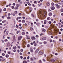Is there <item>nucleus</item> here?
<instances>
[{
  "label": "nucleus",
  "mask_w": 63,
  "mask_h": 63,
  "mask_svg": "<svg viewBox=\"0 0 63 63\" xmlns=\"http://www.w3.org/2000/svg\"><path fill=\"white\" fill-rule=\"evenodd\" d=\"M43 61L44 62H45V61H46V60L45 59H43Z\"/></svg>",
  "instance_id": "5fc2aeb1"
},
{
  "label": "nucleus",
  "mask_w": 63,
  "mask_h": 63,
  "mask_svg": "<svg viewBox=\"0 0 63 63\" xmlns=\"http://www.w3.org/2000/svg\"><path fill=\"white\" fill-rule=\"evenodd\" d=\"M35 37H34V36L32 37V40H35Z\"/></svg>",
  "instance_id": "20e7f679"
},
{
  "label": "nucleus",
  "mask_w": 63,
  "mask_h": 63,
  "mask_svg": "<svg viewBox=\"0 0 63 63\" xmlns=\"http://www.w3.org/2000/svg\"><path fill=\"white\" fill-rule=\"evenodd\" d=\"M49 24H51V22L50 21H49Z\"/></svg>",
  "instance_id": "bf43d9fd"
},
{
  "label": "nucleus",
  "mask_w": 63,
  "mask_h": 63,
  "mask_svg": "<svg viewBox=\"0 0 63 63\" xmlns=\"http://www.w3.org/2000/svg\"><path fill=\"white\" fill-rule=\"evenodd\" d=\"M36 25H38V26H39V25H40V24H39L38 23H36Z\"/></svg>",
  "instance_id": "37998d69"
},
{
  "label": "nucleus",
  "mask_w": 63,
  "mask_h": 63,
  "mask_svg": "<svg viewBox=\"0 0 63 63\" xmlns=\"http://www.w3.org/2000/svg\"><path fill=\"white\" fill-rule=\"evenodd\" d=\"M8 31L6 32V36H7L8 35Z\"/></svg>",
  "instance_id": "cd10ccee"
},
{
  "label": "nucleus",
  "mask_w": 63,
  "mask_h": 63,
  "mask_svg": "<svg viewBox=\"0 0 63 63\" xmlns=\"http://www.w3.org/2000/svg\"><path fill=\"white\" fill-rule=\"evenodd\" d=\"M16 50L15 49H14L13 50L14 52H16Z\"/></svg>",
  "instance_id": "774afa93"
},
{
  "label": "nucleus",
  "mask_w": 63,
  "mask_h": 63,
  "mask_svg": "<svg viewBox=\"0 0 63 63\" xmlns=\"http://www.w3.org/2000/svg\"><path fill=\"white\" fill-rule=\"evenodd\" d=\"M46 37H44L42 38V40H46Z\"/></svg>",
  "instance_id": "ddd939ff"
},
{
  "label": "nucleus",
  "mask_w": 63,
  "mask_h": 63,
  "mask_svg": "<svg viewBox=\"0 0 63 63\" xmlns=\"http://www.w3.org/2000/svg\"><path fill=\"white\" fill-rule=\"evenodd\" d=\"M5 59H4V58H2L1 60V61H5Z\"/></svg>",
  "instance_id": "a211bd4d"
},
{
  "label": "nucleus",
  "mask_w": 63,
  "mask_h": 63,
  "mask_svg": "<svg viewBox=\"0 0 63 63\" xmlns=\"http://www.w3.org/2000/svg\"><path fill=\"white\" fill-rule=\"evenodd\" d=\"M39 54L40 55H42L43 54V52L41 51H40L39 52Z\"/></svg>",
  "instance_id": "423d86ee"
},
{
  "label": "nucleus",
  "mask_w": 63,
  "mask_h": 63,
  "mask_svg": "<svg viewBox=\"0 0 63 63\" xmlns=\"http://www.w3.org/2000/svg\"><path fill=\"white\" fill-rule=\"evenodd\" d=\"M51 5L52 6H53L54 5V3L53 2H52L51 3Z\"/></svg>",
  "instance_id": "412c9836"
},
{
  "label": "nucleus",
  "mask_w": 63,
  "mask_h": 63,
  "mask_svg": "<svg viewBox=\"0 0 63 63\" xmlns=\"http://www.w3.org/2000/svg\"><path fill=\"white\" fill-rule=\"evenodd\" d=\"M55 54L56 55H58V54L57 53H55Z\"/></svg>",
  "instance_id": "13d9d810"
},
{
  "label": "nucleus",
  "mask_w": 63,
  "mask_h": 63,
  "mask_svg": "<svg viewBox=\"0 0 63 63\" xmlns=\"http://www.w3.org/2000/svg\"><path fill=\"white\" fill-rule=\"evenodd\" d=\"M47 19L48 20H50V17H48L47 18Z\"/></svg>",
  "instance_id": "2eb2a0df"
},
{
  "label": "nucleus",
  "mask_w": 63,
  "mask_h": 63,
  "mask_svg": "<svg viewBox=\"0 0 63 63\" xmlns=\"http://www.w3.org/2000/svg\"><path fill=\"white\" fill-rule=\"evenodd\" d=\"M13 49H16V47H13Z\"/></svg>",
  "instance_id": "f3484780"
},
{
  "label": "nucleus",
  "mask_w": 63,
  "mask_h": 63,
  "mask_svg": "<svg viewBox=\"0 0 63 63\" xmlns=\"http://www.w3.org/2000/svg\"><path fill=\"white\" fill-rule=\"evenodd\" d=\"M36 37V38H38V37H39V36L38 35H36L35 36Z\"/></svg>",
  "instance_id": "de8ad7c7"
},
{
  "label": "nucleus",
  "mask_w": 63,
  "mask_h": 63,
  "mask_svg": "<svg viewBox=\"0 0 63 63\" xmlns=\"http://www.w3.org/2000/svg\"><path fill=\"white\" fill-rule=\"evenodd\" d=\"M55 5L56 6H57V8H60V6L58 5V4H56Z\"/></svg>",
  "instance_id": "39448f33"
},
{
  "label": "nucleus",
  "mask_w": 63,
  "mask_h": 63,
  "mask_svg": "<svg viewBox=\"0 0 63 63\" xmlns=\"http://www.w3.org/2000/svg\"><path fill=\"white\" fill-rule=\"evenodd\" d=\"M6 21V20H4L2 22V23H4Z\"/></svg>",
  "instance_id": "9b49d317"
},
{
  "label": "nucleus",
  "mask_w": 63,
  "mask_h": 63,
  "mask_svg": "<svg viewBox=\"0 0 63 63\" xmlns=\"http://www.w3.org/2000/svg\"><path fill=\"white\" fill-rule=\"evenodd\" d=\"M31 61H34V59L32 58H31Z\"/></svg>",
  "instance_id": "5701e85b"
},
{
  "label": "nucleus",
  "mask_w": 63,
  "mask_h": 63,
  "mask_svg": "<svg viewBox=\"0 0 63 63\" xmlns=\"http://www.w3.org/2000/svg\"><path fill=\"white\" fill-rule=\"evenodd\" d=\"M16 28H18V26L17 25H16Z\"/></svg>",
  "instance_id": "c03bdc74"
},
{
  "label": "nucleus",
  "mask_w": 63,
  "mask_h": 63,
  "mask_svg": "<svg viewBox=\"0 0 63 63\" xmlns=\"http://www.w3.org/2000/svg\"><path fill=\"white\" fill-rule=\"evenodd\" d=\"M26 59V57H25L23 58V59H24V60H25Z\"/></svg>",
  "instance_id": "ea45409f"
},
{
  "label": "nucleus",
  "mask_w": 63,
  "mask_h": 63,
  "mask_svg": "<svg viewBox=\"0 0 63 63\" xmlns=\"http://www.w3.org/2000/svg\"><path fill=\"white\" fill-rule=\"evenodd\" d=\"M31 26H33V23H31Z\"/></svg>",
  "instance_id": "49530a36"
},
{
  "label": "nucleus",
  "mask_w": 63,
  "mask_h": 63,
  "mask_svg": "<svg viewBox=\"0 0 63 63\" xmlns=\"http://www.w3.org/2000/svg\"><path fill=\"white\" fill-rule=\"evenodd\" d=\"M30 50L31 52H33V49L32 48H31L30 49Z\"/></svg>",
  "instance_id": "1a4fd4ad"
},
{
  "label": "nucleus",
  "mask_w": 63,
  "mask_h": 63,
  "mask_svg": "<svg viewBox=\"0 0 63 63\" xmlns=\"http://www.w3.org/2000/svg\"><path fill=\"white\" fill-rule=\"evenodd\" d=\"M52 15V14H51V13H50L49 14V16H51Z\"/></svg>",
  "instance_id": "393cba45"
},
{
  "label": "nucleus",
  "mask_w": 63,
  "mask_h": 63,
  "mask_svg": "<svg viewBox=\"0 0 63 63\" xmlns=\"http://www.w3.org/2000/svg\"><path fill=\"white\" fill-rule=\"evenodd\" d=\"M34 46H37V44H34Z\"/></svg>",
  "instance_id": "6e6d98bb"
},
{
  "label": "nucleus",
  "mask_w": 63,
  "mask_h": 63,
  "mask_svg": "<svg viewBox=\"0 0 63 63\" xmlns=\"http://www.w3.org/2000/svg\"><path fill=\"white\" fill-rule=\"evenodd\" d=\"M12 9H14V6H12Z\"/></svg>",
  "instance_id": "052dcab7"
},
{
  "label": "nucleus",
  "mask_w": 63,
  "mask_h": 63,
  "mask_svg": "<svg viewBox=\"0 0 63 63\" xmlns=\"http://www.w3.org/2000/svg\"><path fill=\"white\" fill-rule=\"evenodd\" d=\"M13 37L14 39H15V35L14 34L13 35Z\"/></svg>",
  "instance_id": "473e14b6"
},
{
  "label": "nucleus",
  "mask_w": 63,
  "mask_h": 63,
  "mask_svg": "<svg viewBox=\"0 0 63 63\" xmlns=\"http://www.w3.org/2000/svg\"><path fill=\"white\" fill-rule=\"evenodd\" d=\"M39 63H42V61L41 60H39Z\"/></svg>",
  "instance_id": "4be33fe9"
},
{
  "label": "nucleus",
  "mask_w": 63,
  "mask_h": 63,
  "mask_svg": "<svg viewBox=\"0 0 63 63\" xmlns=\"http://www.w3.org/2000/svg\"><path fill=\"white\" fill-rule=\"evenodd\" d=\"M11 52L10 51H8V54H11Z\"/></svg>",
  "instance_id": "bb28decb"
},
{
  "label": "nucleus",
  "mask_w": 63,
  "mask_h": 63,
  "mask_svg": "<svg viewBox=\"0 0 63 63\" xmlns=\"http://www.w3.org/2000/svg\"><path fill=\"white\" fill-rule=\"evenodd\" d=\"M42 30L43 32H45L46 31V30L44 29H42Z\"/></svg>",
  "instance_id": "6e6552de"
},
{
  "label": "nucleus",
  "mask_w": 63,
  "mask_h": 63,
  "mask_svg": "<svg viewBox=\"0 0 63 63\" xmlns=\"http://www.w3.org/2000/svg\"><path fill=\"white\" fill-rule=\"evenodd\" d=\"M17 19H20V18H21V17H17Z\"/></svg>",
  "instance_id": "79ce46f5"
},
{
  "label": "nucleus",
  "mask_w": 63,
  "mask_h": 63,
  "mask_svg": "<svg viewBox=\"0 0 63 63\" xmlns=\"http://www.w3.org/2000/svg\"><path fill=\"white\" fill-rule=\"evenodd\" d=\"M2 55H3V56H5V54L4 53H3L2 54Z\"/></svg>",
  "instance_id": "a19ab883"
},
{
  "label": "nucleus",
  "mask_w": 63,
  "mask_h": 63,
  "mask_svg": "<svg viewBox=\"0 0 63 63\" xmlns=\"http://www.w3.org/2000/svg\"><path fill=\"white\" fill-rule=\"evenodd\" d=\"M30 29L32 31L33 30V28H31Z\"/></svg>",
  "instance_id": "e433bc0d"
},
{
  "label": "nucleus",
  "mask_w": 63,
  "mask_h": 63,
  "mask_svg": "<svg viewBox=\"0 0 63 63\" xmlns=\"http://www.w3.org/2000/svg\"><path fill=\"white\" fill-rule=\"evenodd\" d=\"M20 51L21 52H23V50L22 49H21Z\"/></svg>",
  "instance_id": "4c0bfd02"
},
{
  "label": "nucleus",
  "mask_w": 63,
  "mask_h": 63,
  "mask_svg": "<svg viewBox=\"0 0 63 63\" xmlns=\"http://www.w3.org/2000/svg\"><path fill=\"white\" fill-rule=\"evenodd\" d=\"M11 48H12L10 47L9 48V50H11Z\"/></svg>",
  "instance_id": "e2e57ef3"
},
{
  "label": "nucleus",
  "mask_w": 63,
  "mask_h": 63,
  "mask_svg": "<svg viewBox=\"0 0 63 63\" xmlns=\"http://www.w3.org/2000/svg\"><path fill=\"white\" fill-rule=\"evenodd\" d=\"M38 6H41V4H38Z\"/></svg>",
  "instance_id": "3c124183"
},
{
  "label": "nucleus",
  "mask_w": 63,
  "mask_h": 63,
  "mask_svg": "<svg viewBox=\"0 0 63 63\" xmlns=\"http://www.w3.org/2000/svg\"><path fill=\"white\" fill-rule=\"evenodd\" d=\"M11 46V44L9 43H8L7 44V47H10Z\"/></svg>",
  "instance_id": "0eeeda50"
},
{
  "label": "nucleus",
  "mask_w": 63,
  "mask_h": 63,
  "mask_svg": "<svg viewBox=\"0 0 63 63\" xmlns=\"http://www.w3.org/2000/svg\"><path fill=\"white\" fill-rule=\"evenodd\" d=\"M11 15H13V16H15V13H11Z\"/></svg>",
  "instance_id": "a878e982"
},
{
  "label": "nucleus",
  "mask_w": 63,
  "mask_h": 63,
  "mask_svg": "<svg viewBox=\"0 0 63 63\" xmlns=\"http://www.w3.org/2000/svg\"><path fill=\"white\" fill-rule=\"evenodd\" d=\"M3 58V57L2 56H0V58L1 59Z\"/></svg>",
  "instance_id": "338daca9"
},
{
  "label": "nucleus",
  "mask_w": 63,
  "mask_h": 63,
  "mask_svg": "<svg viewBox=\"0 0 63 63\" xmlns=\"http://www.w3.org/2000/svg\"><path fill=\"white\" fill-rule=\"evenodd\" d=\"M49 60H50L51 62H55V61L53 59H48Z\"/></svg>",
  "instance_id": "f257e3e1"
},
{
  "label": "nucleus",
  "mask_w": 63,
  "mask_h": 63,
  "mask_svg": "<svg viewBox=\"0 0 63 63\" xmlns=\"http://www.w3.org/2000/svg\"><path fill=\"white\" fill-rule=\"evenodd\" d=\"M31 15H32V17H35V16L33 14H32Z\"/></svg>",
  "instance_id": "c756f323"
},
{
  "label": "nucleus",
  "mask_w": 63,
  "mask_h": 63,
  "mask_svg": "<svg viewBox=\"0 0 63 63\" xmlns=\"http://www.w3.org/2000/svg\"><path fill=\"white\" fill-rule=\"evenodd\" d=\"M47 6H49L50 5L49 3V2L47 3Z\"/></svg>",
  "instance_id": "9d476101"
},
{
  "label": "nucleus",
  "mask_w": 63,
  "mask_h": 63,
  "mask_svg": "<svg viewBox=\"0 0 63 63\" xmlns=\"http://www.w3.org/2000/svg\"><path fill=\"white\" fill-rule=\"evenodd\" d=\"M2 12V9L0 10V13H1Z\"/></svg>",
  "instance_id": "0e129e2a"
},
{
  "label": "nucleus",
  "mask_w": 63,
  "mask_h": 63,
  "mask_svg": "<svg viewBox=\"0 0 63 63\" xmlns=\"http://www.w3.org/2000/svg\"><path fill=\"white\" fill-rule=\"evenodd\" d=\"M3 11H6V9L5 8H4L3 9Z\"/></svg>",
  "instance_id": "8fccbe9b"
},
{
  "label": "nucleus",
  "mask_w": 63,
  "mask_h": 63,
  "mask_svg": "<svg viewBox=\"0 0 63 63\" xmlns=\"http://www.w3.org/2000/svg\"><path fill=\"white\" fill-rule=\"evenodd\" d=\"M21 38H22V36H19L18 37V41H20L21 39Z\"/></svg>",
  "instance_id": "f03ea898"
},
{
  "label": "nucleus",
  "mask_w": 63,
  "mask_h": 63,
  "mask_svg": "<svg viewBox=\"0 0 63 63\" xmlns=\"http://www.w3.org/2000/svg\"><path fill=\"white\" fill-rule=\"evenodd\" d=\"M16 7H18L19 6V5L18 4H17L16 5Z\"/></svg>",
  "instance_id": "58836bf2"
},
{
  "label": "nucleus",
  "mask_w": 63,
  "mask_h": 63,
  "mask_svg": "<svg viewBox=\"0 0 63 63\" xmlns=\"http://www.w3.org/2000/svg\"><path fill=\"white\" fill-rule=\"evenodd\" d=\"M55 59L56 61H57V60H58V58H55Z\"/></svg>",
  "instance_id": "b1692460"
},
{
  "label": "nucleus",
  "mask_w": 63,
  "mask_h": 63,
  "mask_svg": "<svg viewBox=\"0 0 63 63\" xmlns=\"http://www.w3.org/2000/svg\"><path fill=\"white\" fill-rule=\"evenodd\" d=\"M8 40H7V39H5V40H4V41H5V42H8Z\"/></svg>",
  "instance_id": "f704fd0d"
},
{
  "label": "nucleus",
  "mask_w": 63,
  "mask_h": 63,
  "mask_svg": "<svg viewBox=\"0 0 63 63\" xmlns=\"http://www.w3.org/2000/svg\"><path fill=\"white\" fill-rule=\"evenodd\" d=\"M18 7H16L14 8V9L16 10H18Z\"/></svg>",
  "instance_id": "f8f14e48"
},
{
  "label": "nucleus",
  "mask_w": 63,
  "mask_h": 63,
  "mask_svg": "<svg viewBox=\"0 0 63 63\" xmlns=\"http://www.w3.org/2000/svg\"><path fill=\"white\" fill-rule=\"evenodd\" d=\"M7 19H10L11 18H10V17L8 16L7 17Z\"/></svg>",
  "instance_id": "72a5a7b5"
},
{
  "label": "nucleus",
  "mask_w": 63,
  "mask_h": 63,
  "mask_svg": "<svg viewBox=\"0 0 63 63\" xmlns=\"http://www.w3.org/2000/svg\"><path fill=\"white\" fill-rule=\"evenodd\" d=\"M61 12H63V9L62 8L61 9Z\"/></svg>",
  "instance_id": "2f4dec72"
},
{
  "label": "nucleus",
  "mask_w": 63,
  "mask_h": 63,
  "mask_svg": "<svg viewBox=\"0 0 63 63\" xmlns=\"http://www.w3.org/2000/svg\"><path fill=\"white\" fill-rule=\"evenodd\" d=\"M9 55L7 54L6 55V58H8V57H9Z\"/></svg>",
  "instance_id": "dca6fc26"
},
{
  "label": "nucleus",
  "mask_w": 63,
  "mask_h": 63,
  "mask_svg": "<svg viewBox=\"0 0 63 63\" xmlns=\"http://www.w3.org/2000/svg\"><path fill=\"white\" fill-rule=\"evenodd\" d=\"M50 8L52 10H54L55 9V7L54 6H51L50 7Z\"/></svg>",
  "instance_id": "7ed1b4c3"
},
{
  "label": "nucleus",
  "mask_w": 63,
  "mask_h": 63,
  "mask_svg": "<svg viewBox=\"0 0 63 63\" xmlns=\"http://www.w3.org/2000/svg\"><path fill=\"white\" fill-rule=\"evenodd\" d=\"M27 59H29V56L27 57Z\"/></svg>",
  "instance_id": "680f3d73"
},
{
  "label": "nucleus",
  "mask_w": 63,
  "mask_h": 63,
  "mask_svg": "<svg viewBox=\"0 0 63 63\" xmlns=\"http://www.w3.org/2000/svg\"><path fill=\"white\" fill-rule=\"evenodd\" d=\"M33 7H35V5H34V4H33L32 5Z\"/></svg>",
  "instance_id": "a18cd8bd"
},
{
  "label": "nucleus",
  "mask_w": 63,
  "mask_h": 63,
  "mask_svg": "<svg viewBox=\"0 0 63 63\" xmlns=\"http://www.w3.org/2000/svg\"><path fill=\"white\" fill-rule=\"evenodd\" d=\"M22 35H24V34H25V32H23L22 33Z\"/></svg>",
  "instance_id": "7c9ffc66"
},
{
  "label": "nucleus",
  "mask_w": 63,
  "mask_h": 63,
  "mask_svg": "<svg viewBox=\"0 0 63 63\" xmlns=\"http://www.w3.org/2000/svg\"><path fill=\"white\" fill-rule=\"evenodd\" d=\"M44 44H47V42L46 41H44Z\"/></svg>",
  "instance_id": "c9c22d12"
},
{
  "label": "nucleus",
  "mask_w": 63,
  "mask_h": 63,
  "mask_svg": "<svg viewBox=\"0 0 63 63\" xmlns=\"http://www.w3.org/2000/svg\"><path fill=\"white\" fill-rule=\"evenodd\" d=\"M20 58L21 59H22V58H23V57H22V56H21L20 57Z\"/></svg>",
  "instance_id": "864d4df0"
},
{
  "label": "nucleus",
  "mask_w": 63,
  "mask_h": 63,
  "mask_svg": "<svg viewBox=\"0 0 63 63\" xmlns=\"http://www.w3.org/2000/svg\"><path fill=\"white\" fill-rule=\"evenodd\" d=\"M17 52L18 53H19V52H20L19 50H17Z\"/></svg>",
  "instance_id": "4d7b16f0"
},
{
  "label": "nucleus",
  "mask_w": 63,
  "mask_h": 63,
  "mask_svg": "<svg viewBox=\"0 0 63 63\" xmlns=\"http://www.w3.org/2000/svg\"><path fill=\"white\" fill-rule=\"evenodd\" d=\"M39 51V49H37L35 51V52H36V53H37V52H38V51Z\"/></svg>",
  "instance_id": "4468645a"
},
{
  "label": "nucleus",
  "mask_w": 63,
  "mask_h": 63,
  "mask_svg": "<svg viewBox=\"0 0 63 63\" xmlns=\"http://www.w3.org/2000/svg\"><path fill=\"white\" fill-rule=\"evenodd\" d=\"M23 63H27V62L26 61H23Z\"/></svg>",
  "instance_id": "c85d7f7f"
},
{
  "label": "nucleus",
  "mask_w": 63,
  "mask_h": 63,
  "mask_svg": "<svg viewBox=\"0 0 63 63\" xmlns=\"http://www.w3.org/2000/svg\"><path fill=\"white\" fill-rule=\"evenodd\" d=\"M17 47L18 48H19V49H20V47H19V46H18Z\"/></svg>",
  "instance_id": "603ef678"
},
{
  "label": "nucleus",
  "mask_w": 63,
  "mask_h": 63,
  "mask_svg": "<svg viewBox=\"0 0 63 63\" xmlns=\"http://www.w3.org/2000/svg\"><path fill=\"white\" fill-rule=\"evenodd\" d=\"M27 62H30V61H29V60H27Z\"/></svg>",
  "instance_id": "69168bd1"
},
{
  "label": "nucleus",
  "mask_w": 63,
  "mask_h": 63,
  "mask_svg": "<svg viewBox=\"0 0 63 63\" xmlns=\"http://www.w3.org/2000/svg\"><path fill=\"white\" fill-rule=\"evenodd\" d=\"M22 22L23 23H24L25 22V20H23L22 21Z\"/></svg>",
  "instance_id": "aec40b11"
},
{
  "label": "nucleus",
  "mask_w": 63,
  "mask_h": 63,
  "mask_svg": "<svg viewBox=\"0 0 63 63\" xmlns=\"http://www.w3.org/2000/svg\"><path fill=\"white\" fill-rule=\"evenodd\" d=\"M27 47H30V46L29 44H28L27 45Z\"/></svg>",
  "instance_id": "6ab92c4d"
},
{
  "label": "nucleus",
  "mask_w": 63,
  "mask_h": 63,
  "mask_svg": "<svg viewBox=\"0 0 63 63\" xmlns=\"http://www.w3.org/2000/svg\"><path fill=\"white\" fill-rule=\"evenodd\" d=\"M13 6H15L16 5V4H15V3H14L13 4Z\"/></svg>",
  "instance_id": "09e8293b"
}]
</instances>
